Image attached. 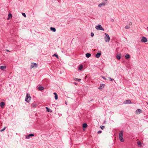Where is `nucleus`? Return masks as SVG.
Here are the masks:
<instances>
[{
    "label": "nucleus",
    "mask_w": 148,
    "mask_h": 148,
    "mask_svg": "<svg viewBox=\"0 0 148 148\" xmlns=\"http://www.w3.org/2000/svg\"><path fill=\"white\" fill-rule=\"evenodd\" d=\"M105 35L104 39L105 41L106 42H109L110 39L109 35L106 33H105Z\"/></svg>",
    "instance_id": "obj_1"
},
{
    "label": "nucleus",
    "mask_w": 148,
    "mask_h": 148,
    "mask_svg": "<svg viewBox=\"0 0 148 148\" xmlns=\"http://www.w3.org/2000/svg\"><path fill=\"white\" fill-rule=\"evenodd\" d=\"M31 97L29 94H27L26 98L25 99V101L27 102H28L30 100Z\"/></svg>",
    "instance_id": "obj_2"
},
{
    "label": "nucleus",
    "mask_w": 148,
    "mask_h": 148,
    "mask_svg": "<svg viewBox=\"0 0 148 148\" xmlns=\"http://www.w3.org/2000/svg\"><path fill=\"white\" fill-rule=\"evenodd\" d=\"M95 28L97 30H100L102 31H104V29L100 25H98L96 26Z\"/></svg>",
    "instance_id": "obj_3"
},
{
    "label": "nucleus",
    "mask_w": 148,
    "mask_h": 148,
    "mask_svg": "<svg viewBox=\"0 0 148 148\" xmlns=\"http://www.w3.org/2000/svg\"><path fill=\"white\" fill-rule=\"evenodd\" d=\"M147 40L146 37H143L142 38L141 41L144 42H147Z\"/></svg>",
    "instance_id": "obj_4"
},
{
    "label": "nucleus",
    "mask_w": 148,
    "mask_h": 148,
    "mask_svg": "<svg viewBox=\"0 0 148 148\" xmlns=\"http://www.w3.org/2000/svg\"><path fill=\"white\" fill-rule=\"evenodd\" d=\"M37 66V65L36 63H32L31 66V68H32L34 67H36Z\"/></svg>",
    "instance_id": "obj_5"
},
{
    "label": "nucleus",
    "mask_w": 148,
    "mask_h": 148,
    "mask_svg": "<svg viewBox=\"0 0 148 148\" xmlns=\"http://www.w3.org/2000/svg\"><path fill=\"white\" fill-rule=\"evenodd\" d=\"M132 103V102L130 100H127L125 101H124L123 102V103L124 104H131Z\"/></svg>",
    "instance_id": "obj_6"
},
{
    "label": "nucleus",
    "mask_w": 148,
    "mask_h": 148,
    "mask_svg": "<svg viewBox=\"0 0 148 148\" xmlns=\"http://www.w3.org/2000/svg\"><path fill=\"white\" fill-rule=\"evenodd\" d=\"M34 136V135L33 134H30L28 135L27 136H26V139H29L30 138V136Z\"/></svg>",
    "instance_id": "obj_7"
},
{
    "label": "nucleus",
    "mask_w": 148,
    "mask_h": 148,
    "mask_svg": "<svg viewBox=\"0 0 148 148\" xmlns=\"http://www.w3.org/2000/svg\"><path fill=\"white\" fill-rule=\"evenodd\" d=\"M105 86V84H100V86L98 88L99 89H103Z\"/></svg>",
    "instance_id": "obj_8"
},
{
    "label": "nucleus",
    "mask_w": 148,
    "mask_h": 148,
    "mask_svg": "<svg viewBox=\"0 0 148 148\" xmlns=\"http://www.w3.org/2000/svg\"><path fill=\"white\" fill-rule=\"evenodd\" d=\"M106 3H105V2H102L101 3L98 5V6L99 7H101L102 6H105L106 5Z\"/></svg>",
    "instance_id": "obj_9"
},
{
    "label": "nucleus",
    "mask_w": 148,
    "mask_h": 148,
    "mask_svg": "<svg viewBox=\"0 0 148 148\" xmlns=\"http://www.w3.org/2000/svg\"><path fill=\"white\" fill-rule=\"evenodd\" d=\"M101 55V52L98 53L95 56L97 58H99Z\"/></svg>",
    "instance_id": "obj_10"
},
{
    "label": "nucleus",
    "mask_w": 148,
    "mask_h": 148,
    "mask_svg": "<svg viewBox=\"0 0 148 148\" xmlns=\"http://www.w3.org/2000/svg\"><path fill=\"white\" fill-rule=\"evenodd\" d=\"M136 112L137 114H139L142 112V111L140 109H138L136 110Z\"/></svg>",
    "instance_id": "obj_11"
},
{
    "label": "nucleus",
    "mask_w": 148,
    "mask_h": 148,
    "mask_svg": "<svg viewBox=\"0 0 148 148\" xmlns=\"http://www.w3.org/2000/svg\"><path fill=\"white\" fill-rule=\"evenodd\" d=\"M8 17L7 18L8 20L12 18V15L10 13L8 14Z\"/></svg>",
    "instance_id": "obj_12"
},
{
    "label": "nucleus",
    "mask_w": 148,
    "mask_h": 148,
    "mask_svg": "<svg viewBox=\"0 0 148 148\" xmlns=\"http://www.w3.org/2000/svg\"><path fill=\"white\" fill-rule=\"evenodd\" d=\"M125 57L126 59H128L130 58V56L127 53L125 55Z\"/></svg>",
    "instance_id": "obj_13"
},
{
    "label": "nucleus",
    "mask_w": 148,
    "mask_h": 148,
    "mask_svg": "<svg viewBox=\"0 0 148 148\" xmlns=\"http://www.w3.org/2000/svg\"><path fill=\"white\" fill-rule=\"evenodd\" d=\"M119 138L121 142H123L124 141V140L123 138V136H119Z\"/></svg>",
    "instance_id": "obj_14"
},
{
    "label": "nucleus",
    "mask_w": 148,
    "mask_h": 148,
    "mask_svg": "<svg viewBox=\"0 0 148 148\" xmlns=\"http://www.w3.org/2000/svg\"><path fill=\"white\" fill-rule=\"evenodd\" d=\"M50 30L53 31V32H55L56 31V29L55 28L51 27H50Z\"/></svg>",
    "instance_id": "obj_15"
},
{
    "label": "nucleus",
    "mask_w": 148,
    "mask_h": 148,
    "mask_svg": "<svg viewBox=\"0 0 148 148\" xmlns=\"http://www.w3.org/2000/svg\"><path fill=\"white\" fill-rule=\"evenodd\" d=\"M91 54L88 53H87L86 54V56L87 58H89L90 57Z\"/></svg>",
    "instance_id": "obj_16"
},
{
    "label": "nucleus",
    "mask_w": 148,
    "mask_h": 148,
    "mask_svg": "<svg viewBox=\"0 0 148 148\" xmlns=\"http://www.w3.org/2000/svg\"><path fill=\"white\" fill-rule=\"evenodd\" d=\"M46 108L47 111L48 112H51L52 110H51L50 109L48 108L47 107H46Z\"/></svg>",
    "instance_id": "obj_17"
},
{
    "label": "nucleus",
    "mask_w": 148,
    "mask_h": 148,
    "mask_svg": "<svg viewBox=\"0 0 148 148\" xmlns=\"http://www.w3.org/2000/svg\"><path fill=\"white\" fill-rule=\"evenodd\" d=\"M0 68L2 70H4L6 69V67L5 66H1L0 67Z\"/></svg>",
    "instance_id": "obj_18"
},
{
    "label": "nucleus",
    "mask_w": 148,
    "mask_h": 148,
    "mask_svg": "<svg viewBox=\"0 0 148 148\" xmlns=\"http://www.w3.org/2000/svg\"><path fill=\"white\" fill-rule=\"evenodd\" d=\"M38 89L40 91H41V90H43L44 89V88L42 86H39V87H38Z\"/></svg>",
    "instance_id": "obj_19"
},
{
    "label": "nucleus",
    "mask_w": 148,
    "mask_h": 148,
    "mask_svg": "<svg viewBox=\"0 0 148 148\" xmlns=\"http://www.w3.org/2000/svg\"><path fill=\"white\" fill-rule=\"evenodd\" d=\"M123 132L122 131H120L119 134V136H123Z\"/></svg>",
    "instance_id": "obj_20"
},
{
    "label": "nucleus",
    "mask_w": 148,
    "mask_h": 148,
    "mask_svg": "<svg viewBox=\"0 0 148 148\" xmlns=\"http://www.w3.org/2000/svg\"><path fill=\"white\" fill-rule=\"evenodd\" d=\"M116 58L118 60H119L121 58V55H117L116 56Z\"/></svg>",
    "instance_id": "obj_21"
},
{
    "label": "nucleus",
    "mask_w": 148,
    "mask_h": 148,
    "mask_svg": "<svg viewBox=\"0 0 148 148\" xmlns=\"http://www.w3.org/2000/svg\"><path fill=\"white\" fill-rule=\"evenodd\" d=\"M5 105V103L3 102H1L0 103V106L1 107H3Z\"/></svg>",
    "instance_id": "obj_22"
},
{
    "label": "nucleus",
    "mask_w": 148,
    "mask_h": 148,
    "mask_svg": "<svg viewBox=\"0 0 148 148\" xmlns=\"http://www.w3.org/2000/svg\"><path fill=\"white\" fill-rule=\"evenodd\" d=\"M87 125L86 123H84L83 124V128H86L87 127Z\"/></svg>",
    "instance_id": "obj_23"
},
{
    "label": "nucleus",
    "mask_w": 148,
    "mask_h": 148,
    "mask_svg": "<svg viewBox=\"0 0 148 148\" xmlns=\"http://www.w3.org/2000/svg\"><path fill=\"white\" fill-rule=\"evenodd\" d=\"M83 68V66L82 65H80V66H79V70H82V68Z\"/></svg>",
    "instance_id": "obj_24"
},
{
    "label": "nucleus",
    "mask_w": 148,
    "mask_h": 148,
    "mask_svg": "<svg viewBox=\"0 0 148 148\" xmlns=\"http://www.w3.org/2000/svg\"><path fill=\"white\" fill-rule=\"evenodd\" d=\"M53 56H55L58 59V54L56 53H55L53 55Z\"/></svg>",
    "instance_id": "obj_25"
},
{
    "label": "nucleus",
    "mask_w": 148,
    "mask_h": 148,
    "mask_svg": "<svg viewBox=\"0 0 148 148\" xmlns=\"http://www.w3.org/2000/svg\"><path fill=\"white\" fill-rule=\"evenodd\" d=\"M74 80L76 81L80 82L81 81V79H78V78H75L74 79Z\"/></svg>",
    "instance_id": "obj_26"
},
{
    "label": "nucleus",
    "mask_w": 148,
    "mask_h": 148,
    "mask_svg": "<svg viewBox=\"0 0 148 148\" xmlns=\"http://www.w3.org/2000/svg\"><path fill=\"white\" fill-rule=\"evenodd\" d=\"M36 106V104L34 103H32L31 104V106L33 108L35 107Z\"/></svg>",
    "instance_id": "obj_27"
},
{
    "label": "nucleus",
    "mask_w": 148,
    "mask_h": 148,
    "mask_svg": "<svg viewBox=\"0 0 148 148\" xmlns=\"http://www.w3.org/2000/svg\"><path fill=\"white\" fill-rule=\"evenodd\" d=\"M130 28V27L129 25H126L125 27V29H129Z\"/></svg>",
    "instance_id": "obj_28"
},
{
    "label": "nucleus",
    "mask_w": 148,
    "mask_h": 148,
    "mask_svg": "<svg viewBox=\"0 0 148 148\" xmlns=\"http://www.w3.org/2000/svg\"><path fill=\"white\" fill-rule=\"evenodd\" d=\"M137 144L138 145H140V146H141V142L140 141H138L137 142Z\"/></svg>",
    "instance_id": "obj_29"
},
{
    "label": "nucleus",
    "mask_w": 148,
    "mask_h": 148,
    "mask_svg": "<svg viewBox=\"0 0 148 148\" xmlns=\"http://www.w3.org/2000/svg\"><path fill=\"white\" fill-rule=\"evenodd\" d=\"M58 95H55V99L56 100H57L58 99Z\"/></svg>",
    "instance_id": "obj_30"
},
{
    "label": "nucleus",
    "mask_w": 148,
    "mask_h": 148,
    "mask_svg": "<svg viewBox=\"0 0 148 148\" xmlns=\"http://www.w3.org/2000/svg\"><path fill=\"white\" fill-rule=\"evenodd\" d=\"M22 15L23 16H24L25 17H26V14L24 13H22Z\"/></svg>",
    "instance_id": "obj_31"
},
{
    "label": "nucleus",
    "mask_w": 148,
    "mask_h": 148,
    "mask_svg": "<svg viewBox=\"0 0 148 148\" xmlns=\"http://www.w3.org/2000/svg\"><path fill=\"white\" fill-rule=\"evenodd\" d=\"M5 128H6V127H4L2 130H0V132H2L4 131L5 130Z\"/></svg>",
    "instance_id": "obj_32"
},
{
    "label": "nucleus",
    "mask_w": 148,
    "mask_h": 148,
    "mask_svg": "<svg viewBox=\"0 0 148 148\" xmlns=\"http://www.w3.org/2000/svg\"><path fill=\"white\" fill-rule=\"evenodd\" d=\"M100 127L102 130H103L104 128L105 127L104 126H101Z\"/></svg>",
    "instance_id": "obj_33"
},
{
    "label": "nucleus",
    "mask_w": 148,
    "mask_h": 148,
    "mask_svg": "<svg viewBox=\"0 0 148 148\" xmlns=\"http://www.w3.org/2000/svg\"><path fill=\"white\" fill-rule=\"evenodd\" d=\"M94 36V34L92 32L91 33V36L92 37H93Z\"/></svg>",
    "instance_id": "obj_34"
},
{
    "label": "nucleus",
    "mask_w": 148,
    "mask_h": 148,
    "mask_svg": "<svg viewBox=\"0 0 148 148\" xmlns=\"http://www.w3.org/2000/svg\"><path fill=\"white\" fill-rule=\"evenodd\" d=\"M109 78L110 79V81H113L114 80V79H113L111 78V77H109Z\"/></svg>",
    "instance_id": "obj_35"
},
{
    "label": "nucleus",
    "mask_w": 148,
    "mask_h": 148,
    "mask_svg": "<svg viewBox=\"0 0 148 148\" xmlns=\"http://www.w3.org/2000/svg\"><path fill=\"white\" fill-rule=\"evenodd\" d=\"M102 132V131H101V130H99V131L98 132H97V133L98 134H100Z\"/></svg>",
    "instance_id": "obj_36"
},
{
    "label": "nucleus",
    "mask_w": 148,
    "mask_h": 148,
    "mask_svg": "<svg viewBox=\"0 0 148 148\" xmlns=\"http://www.w3.org/2000/svg\"><path fill=\"white\" fill-rule=\"evenodd\" d=\"M132 25V23L131 22H130L129 23V25Z\"/></svg>",
    "instance_id": "obj_37"
},
{
    "label": "nucleus",
    "mask_w": 148,
    "mask_h": 148,
    "mask_svg": "<svg viewBox=\"0 0 148 148\" xmlns=\"http://www.w3.org/2000/svg\"><path fill=\"white\" fill-rule=\"evenodd\" d=\"M74 84L75 85H77V83L76 82H74Z\"/></svg>",
    "instance_id": "obj_38"
},
{
    "label": "nucleus",
    "mask_w": 148,
    "mask_h": 148,
    "mask_svg": "<svg viewBox=\"0 0 148 148\" xmlns=\"http://www.w3.org/2000/svg\"><path fill=\"white\" fill-rule=\"evenodd\" d=\"M6 51H7L8 52H10V51L9 50H8V49H6Z\"/></svg>",
    "instance_id": "obj_39"
},
{
    "label": "nucleus",
    "mask_w": 148,
    "mask_h": 148,
    "mask_svg": "<svg viewBox=\"0 0 148 148\" xmlns=\"http://www.w3.org/2000/svg\"><path fill=\"white\" fill-rule=\"evenodd\" d=\"M53 94L55 95H57V93H56V92H54L53 93Z\"/></svg>",
    "instance_id": "obj_40"
},
{
    "label": "nucleus",
    "mask_w": 148,
    "mask_h": 148,
    "mask_svg": "<svg viewBox=\"0 0 148 148\" xmlns=\"http://www.w3.org/2000/svg\"><path fill=\"white\" fill-rule=\"evenodd\" d=\"M102 77V78H103L104 79H106V78H105L103 76V77Z\"/></svg>",
    "instance_id": "obj_41"
},
{
    "label": "nucleus",
    "mask_w": 148,
    "mask_h": 148,
    "mask_svg": "<svg viewBox=\"0 0 148 148\" xmlns=\"http://www.w3.org/2000/svg\"><path fill=\"white\" fill-rule=\"evenodd\" d=\"M65 103L67 105V102L65 101Z\"/></svg>",
    "instance_id": "obj_42"
},
{
    "label": "nucleus",
    "mask_w": 148,
    "mask_h": 148,
    "mask_svg": "<svg viewBox=\"0 0 148 148\" xmlns=\"http://www.w3.org/2000/svg\"><path fill=\"white\" fill-rule=\"evenodd\" d=\"M147 29H148V27H147Z\"/></svg>",
    "instance_id": "obj_43"
},
{
    "label": "nucleus",
    "mask_w": 148,
    "mask_h": 148,
    "mask_svg": "<svg viewBox=\"0 0 148 148\" xmlns=\"http://www.w3.org/2000/svg\"><path fill=\"white\" fill-rule=\"evenodd\" d=\"M147 104L148 105V103H147Z\"/></svg>",
    "instance_id": "obj_44"
}]
</instances>
